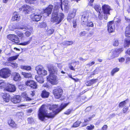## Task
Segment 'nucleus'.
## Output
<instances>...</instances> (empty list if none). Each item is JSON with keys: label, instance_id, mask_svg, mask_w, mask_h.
<instances>
[{"label": "nucleus", "instance_id": "nucleus-1", "mask_svg": "<svg viewBox=\"0 0 130 130\" xmlns=\"http://www.w3.org/2000/svg\"><path fill=\"white\" fill-rule=\"evenodd\" d=\"M69 104V103L62 104L59 108L56 109L58 105L54 104L50 106L49 107L50 110H52V112L48 113L46 112L44 107V106L42 105L40 107L38 113V117L39 119L42 121H44L48 118H53L55 115L59 113L65 108Z\"/></svg>", "mask_w": 130, "mask_h": 130}, {"label": "nucleus", "instance_id": "nucleus-2", "mask_svg": "<svg viewBox=\"0 0 130 130\" xmlns=\"http://www.w3.org/2000/svg\"><path fill=\"white\" fill-rule=\"evenodd\" d=\"M48 69L50 74L49 76L47 77V80L52 85L57 84L58 83V80L56 76L57 72L56 67L52 65H51L48 66Z\"/></svg>", "mask_w": 130, "mask_h": 130}, {"label": "nucleus", "instance_id": "nucleus-3", "mask_svg": "<svg viewBox=\"0 0 130 130\" xmlns=\"http://www.w3.org/2000/svg\"><path fill=\"white\" fill-rule=\"evenodd\" d=\"M53 8V6L52 5H50L48 7L43 11V13L41 12V10H39L40 14L35 15L33 14L31 16V18L32 20L34 21H38L40 20L42 15L45 17L49 16V15L51 14Z\"/></svg>", "mask_w": 130, "mask_h": 130}, {"label": "nucleus", "instance_id": "nucleus-4", "mask_svg": "<svg viewBox=\"0 0 130 130\" xmlns=\"http://www.w3.org/2000/svg\"><path fill=\"white\" fill-rule=\"evenodd\" d=\"M57 9H54L52 13V15L51 19L52 22H57V24L60 23L64 18V14L62 13H58Z\"/></svg>", "mask_w": 130, "mask_h": 130}, {"label": "nucleus", "instance_id": "nucleus-5", "mask_svg": "<svg viewBox=\"0 0 130 130\" xmlns=\"http://www.w3.org/2000/svg\"><path fill=\"white\" fill-rule=\"evenodd\" d=\"M35 69L37 73L42 76L46 75L47 74V71L45 70L43 67L40 65H39L36 67Z\"/></svg>", "mask_w": 130, "mask_h": 130}, {"label": "nucleus", "instance_id": "nucleus-6", "mask_svg": "<svg viewBox=\"0 0 130 130\" xmlns=\"http://www.w3.org/2000/svg\"><path fill=\"white\" fill-rule=\"evenodd\" d=\"M10 72L11 71L9 68H3L0 71V76L4 78H7L10 76Z\"/></svg>", "mask_w": 130, "mask_h": 130}, {"label": "nucleus", "instance_id": "nucleus-7", "mask_svg": "<svg viewBox=\"0 0 130 130\" xmlns=\"http://www.w3.org/2000/svg\"><path fill=\"white\" fill-rule=\"evenodd\" d=\"M53 92L55 98L58 99L61 97L62 93L63 90L60 87H58L54 89Z\"/></svg>", "mask_w": 130, "mask_h": 130}, {"label": "nucleus", "instance_id": "nucleus-8", "mask_svg": "<svg viewBox=\"0 0 130 130\" xmlns=\"http://www.w3.org/2000/svg\"><path fill=\"white\" fill-rule=\"evenodd\" d=\"M119 52V50L118 49L111 50L109 54L108 59L110 60L117 57L118 55Z\"/></svg>", "mask_w": 130, "mask_h": 130}, {"label": "nucleus", "instance_id": "nucleus-9", "mask_svg": "<svg viewBox=\"0 0 130 130\" xmlns=\"http://www.w3.org/2000/svg\"><path fill=\"white\" fill-rule=\"evenodd\" d=\"M19 10L20 11H22L26 14L33 12L32 11L31 8L29 6L26 5L23 6L21 8L19 9Z\"/></svg>", "mask_w": 130, "mask_h": 130}, {"label": "nucleus", "instance_id": "nucleus-10", "mask_svg": "<svg viewBox=\"0 0 130 130\" xmlns=\"http://www.w3.org/2000/svg\"><path fill=\"white\" fill-rule=\"evenodd\" d=\"M8 39L15 43H18L19 42V39L17 36L14 35L10 34L7 36Z\"/></svg>", "mask_w": 130, "mask_h": 130}, {"label": "nucleus", "instance_id": "nucleus-11", "mask_svg": "<svg viewBox=\"0 0 130 130\" xmlns=\"http://www.w3.org/2000/svg\"><path fill=\"white\" fill-rule=\"evenodd\" d=\"M16 88L13 85L7 83V86L5 87V90L9 92H12L16 90Z\"/></svg>", "mask_w": 130, "mask_h": 130}, {"label": "nucleus", "instance_id": "nucleus-12", "mask_svg": "<svg viewBox=\"0 0 130 130\" xmlns=\"http://www.w3.org/2000/svg\"><path fill=\"white\" fill-rule=\"evenodd\" d=\"M108 30L109 32H112L114 31L115 24L113 21H110L108 24Z\"/></svg>", "mask_w": 130, "mask_h": 130}, {"label": "nucleus", "instance_id": "nucleus-13", "mask_svg": "<svg viewBox=\"0 0 130 130\" xmlns=\"http://www.w3.org/2000/svg\"><path fill=\"white\" fill-rule=\"evenodd\" d=\"M26 84L27 86H29L33 89L36 88L37 87L36 83L32 80H28L26 82Z\"/></svg>", "mask_w": 130, "mask_h": 130}, {"label": "nucleus", "instance_id": "nucleus-14", "mask_svg": "<svg viewBox=\"0 0 130 130\" xmlns=\"http://www.w3.org/2000/svg\"><path fill=\"white\" fill-rule=\"evenodd\" d=\"M125 19L129 24L128 26L126 28L125 36L127 37H130V19L125 18Z\"/></svg>", "mask_w": 130, "mask_h": 130}, {"label": "nucleus", "instance_id": "nucleus-15", "mask_svg": "<svg viewBox=\"0 0 130 130\" xmlns=\"http://www.w3.org/2000/svg\"><path fill=\"white\" fill-rule=\"evenodd\" d=\"M88 14L86 13L82 16L81 18V23L82 25H86L87 23L88 20Z\"/></svg>", "mask_w": 130, "mask_h": 130}, {"label": "nucleus", "instance_id": "nucleus-16", "mask_svg": "<svg viewBox=\"0 0 130 130\" xmlns=\"http://www.w3.org/2000/svg\"><path fill=\"white\" fill-rule=\"evenodd\" d=\"M102 9L105 14H109V11L111 9L110 7L107 5H104L102 6Z\"/></svg>", "mask_w": 130, "mask_h": 130}, {"label": "nucleus", "instance_id": "nucleus-17", "mask_svg": "<svg viewBox=\"0 0 130 130\" xmlns=\"http://www.w3.org/2000/svg\"><path fill=\"white\" fill-rule=\"evenodd\" d=\"M11 101L14 103H20L21 101V98L19 96H16L12 98Z\"/></svg>", "mask_w": 130, "mask_h": 130}, {"label": "nucleus", "instance_id": "nucleus-18", "mask_svg": "<svg viewBox=\"0 0 130 130\" xmlns=\"http://www.w3.org/2000/svg\"><path fill=\"white\" fill-rule=\"evenodd\" d=\"M10 96L9 94L5 93L4 94L3 96V101L5 102H9L10 99Z\"/></svg>", "mask_w": 130, "mask_h": 130}, {"label": "nucleus", "instance_id": "nucleus-19", "mask_svg": "<svg viewBox=\"0 0 130 130\" xmlns=\"http://www.w3.org/2000/svg\"><path fill=\"white\" fill-rule=\"evenodd\" d=\"M76 10L74 9L73 12L71 14H69L67 18L68 21L69 22L70 21L71 19L73 18L76 14Z\"/></svg>", "mask_w": 130, "mask_h": 130}, {"label": "nucleus", "instance_id": "nucleus-20", "mask_svg": "<svg viewBox=\"0 0 130 130\" xmlns=\"http://www.w3.org/2000/svg\"><path fill=\"white\" fill-rule=\"evenodd\" d=\"M50 93L46 91L45 90H43L41 94V95L42 98H47L49 95Z\"/></svg>", "mask_w": 130, "mask_h": 130}, {"label": "nucleus", "instance_id": "nucleus-21", "mask_svg": "<svg viewBox=\"0 0 130 130\" xmlns=\"http://www.w3.org/2000/svg\"><path fill=\"white\" fill-rule=\"evenodd\" d=\"M64 6V11L67 10L69 9V2L67 0H64L63 2Z\"/></svg>", "mask_w": 130, "mask_h": 130}, {"label": "nucleus", "instance_id": "nucleus-22", "mask_svg": "<svg viewBox=\"0 0 130 130\" xmlns=\"http://www.w3.org/2000/svg\"><path fill=\"white\" fill-rule=\"evenodd\" d=\"M40 75H36L35 76V79L37 81L40 83H42L44 82V81L42 77L43 76H40Z\"/></svg>", "mask_w": 130, "mask_h": 130}, {"label": "nucleus", "instance_id": "nucleus-23", "mask_svg": "<svg viewBox=\"0 0 130 130\" xmlns=\"http://www.w3.org/2000/svg\"><path fill=\"white\" fill-rule=\"evenodd\" d=\"M8 124L12 127H15L17 126V124L12 119H10L8 121Z\"/></svg>", "mask_w": 130, "mask_h": 130}, {"label": "nucleus", "instance_id": "nucleus-24", "mask_svg": "<svg viewBox=\"0 0 130 130\" xmlns=\"http://www.w3.org/2000/svg\"><path fill=\"white\" fill-rule=\"evenodd\" d=\"M21 77L19 73H15L14 74V77L13 79L15 81L20 80H21Z\"/></svg>", "mask_w": 130, "mask_h": 130}, {"label": "nucleus", "instance_id": "nucleus-25", "mask_svg": "<svg viewBox=\"0 0 130 130\" xmlns=\"http://www.w3.org/2000/svg\"><path fill=\"white\" fill-rule=\"evenodd\" d=\"M20 16L17 14V12L14 13L13 14L12 19L13 20H17L18 21L20 19Z\"/></svg>", "mask_w": 130, "mask_h": 130}, {"label": "nucleus", "instance_id": "nucleus-26", "mask_svg": "<svg viewBox=\"0 0 130 130\" xmlns=\"http://www.w3.org/2000/svg\"><path fill=\"white\" fill-rule=\"evenodd\" d=\"M93 7L97 12H99V15L101 14L100 11H101V8L99 5H95L93 6Z\"/></svg>", "mask_w": 130, "mask_h": 130}, {"label": "nucleus", "instance_id": "nucleus-27", "mask_svg": "<svg viewBox=\"0 0 130 130\" xmlns=\"http://www.w3.org/2000/svg\"><path fill=\"white\" fill-rule=\"evenodd\" d=\"M7 83H5L4 81H0V88H4V89L5 90V87L7 86Z\"/></svg>", "mask_w": 130, "mask_h": 130}, {"label": "nucleus", "instance_id": "nucleus-28", "mask_svg": "<svg viewBox=\"0 0 130 130\" xmlns=\"http://www.w3.org/2000/svg\"><path fill=\"white\" fill-rule=\"evenodd\" d=\"M19 56V55H18L15 56H11L8 58L7 60L8 61H12L13 60H16L18 58Z\"/></svg>", "mask_w": 130, "mask_h": 130}, {"label": "nucleus", "instance_id": "nucleus-29", "mask_svg": "<svg viewBox=\"0 0 130 130\" xmlns=\"http://www.w3.org/2000/svg\"><path fill=\"white\" fill-rule=\"evenodd\" d=\"M22 74L26 78L31 77L32 76V74L30 73H26L24 72H22Z\"/></svg>", "mask_w": 130, "mask_h": 130}, {"label": "nucleus", "instance_id": "nucleus-30", "mask_svg": "<svg viewBox=\"0 0 130 130\" xmlns=\"http://www.w3.org/2000/svg\"><path fill=\"white\" fill-rule=\"evenodd\" d=\"M119 70V68H116L113 69L111 72V75L113 76L114 74L116 72L118 71Z\"/></svg>", "mask_w": 130, "mask_h": 130}, {"label": "nucleus", "instance_id": "nucleus-31", "mask_svg": "<svg viewBox=\"0 0 130 130\" xmlns=\"http://www.w3.org/2000/svg\"><path fill=\"white\" fill-rule=\"evenodd\" d=\"M82 122L80 121H77L76 122L74 123L72 127H77L79 126L80 124Z\"/></svg>", "mask_w": 130, "mask_h": 130}, {"label": "nucleus", "instance_id": "nucleus-32", "mask_svg": "<svg viewBox=\"0 0 130 130\" xmlns=\"http://www.w3.org/2000/svg\"><path fill=\"white\" fill-rule=\"evenodd\" d=\"M21 69H24L27 70H29L31 69V67L29 66H21Z\"/></svg>", "mask_w": 130, "mask_h": 130}, {"label": "nucleus", "instance_id": "nucleus-33", "mask_svg": "<svg viewBox=\"0 0 130 130\" xmlns=\"http://www.w3.org/2000/svg\"><path fill=\"white\" fill-rule=\"evenodd\" d=\"M129 45H130V39H125L124 44L125 47L128 46Z\"/></svg>", "mask_w": 130, "mask_h": 130}, {"label": "nucleus", "instance_id": "nucleus-34", "mask_svg": "<svg viewBox=\"0 0 130 130\" xmlns=\"http://www.w3.org/2000/svg\"><path fill=\"white\" fill-rule=\"evenodd\" d=\"M73 42L72 41H65L63 42V44L65 45H72L73 44Z\"/></svg>", "mask_w": 130, "mask_h": 130}, {"label": "nucleus", "instance_id": "nucleus-35", "mask_svg": "<svg viewBox=\"0 0 130 130\" xmlns=\"http://www.w3.org/2000/svg\"><path fill=\"white\" fill-rule=\"evenodd\" d=\"M94 126L93 124H90L89 126H87L86 129L87 130H92L94 129Z\"/></svg>", "mask_w": 130, "mask_h": 130}, {"label": "nucleus", "instance_id": "nucleus-36", "mask_svg": "<svg viewBox=\"0 0 130 130\" xmlns=\"http://www.w3.org/2000/svg\"><path fill=\"white\" fill-rule=\"evenodd\" d=\"M47 34H51L53 33L54 30L52 28H49L47 29Z\"/></svg>", "mask_w": 130, "mask_h": 130}, {"label": "nucleus", "instance_id": "nucleus-37", "mask_svg": "<svg viewBox=\"0 0 130 130\" xmlns=\"http://www.w3.org/2000/svg\"><path fill=\"white\" fill-rule=\"evenodd\" d=\"M16 34L19 37H21L22 38L23 37V34L21 32L19 31H17Z\"/></svg>", "mask_w": 130, "mask_h": 130}, {"label": "nucleus", "instance_id": "nucleus-38", "mask_svg": "<svg viewBox=\"0 0 130 130\" xmlns=\"http://www.w3.org/2000/svg\"><path fill=\"white\" fill-rule=\"evenodd\" d=\"M73 111L72 109H68L67 111L64 112V113L65 114L69 115L71 113V112Z\"/></svg>", "mask_w": 130, "mask_h": 130}, {"label": "nucleus", "instance_id": "nucleus-39", "mask_svg": "<svg viewBox=\"0 0 130 130\" xmlns=\"http://www.w3.org/2000/svg\"><path fill=\"white\" fill-rule=\"evenodd\" d=\"M126 101H125L121 102L119 104V106L120 107H122L126 104Z\"/></svg>", "mask_w": 130, "mask_h": 130}, {"label": "nucleus", "instance_id": "nucleus-40", "mask_svg": "<svg viewBox=\"0 0 130 130\" xmlns=\"http://www.w3.org/2000/svg\"><path fill=\"white\" fill-rule=\"evenodd\" d=\"M10 66H11L13 68H16L18 67V64L15 62H12L11 63Z\"/></svg>", "mask_w": 130, "mask_h": 130}, {"label": "nucleus", "instance_id": "nucleus-41", "mask_svg": "<svg viewBox=\"0 0 130 130\" xmlns=\"http://www.w3.org/2000/svg\"><path fill=\"white\" fill-rule=\"evenodd\" d=\"M85 25H86L87 26L91 27H93L94 25L93 24L92 22H88V21L87 24Z\"/></svg>", "mask_w": 130, "mask_h": 130}, {"label": "nucleus", "instance_id": "nucleus-42", "mask_svg": "<svg viewBox=\"0 0 130 130\" xmlns=\"http://www.w3.org/2000/svg\"><path fill=\"white\" fill-rule=\"evenodd\" d=\"M46 24L45 23L43 22L41 23L39 25V27L40 28H44L46 27Z\"/></svg>", "mask_w": 130, "mask_h": 130}, {"label": "nucleus", "instance_id": "nucleus-43", "mask_svg": "<svg viewBox=\"0 0 130 130\" xmlns=\"http://www.w3.org/2000/svg\"><path fill=\"white\" fill-rule=\"evenodd\" d=\"M36 0H25L26 3L29 4H33Z\"/></svg>", "mask_w": 130, "mask_h": 130}, {"label": "nucleus", "instance_id": "nucleus-44", "mask_svg": "<svg viewBox=\"0 0 130 130\" xmlns=\"http://www.w3.org/2000/svg\"><path fill=\"white\" fill-rule=\"evenodd\" d=\"M27 120L29 123L31 124L34 122L33 119L31 118H28Z\"/></svg>", "mask_w": 130, "mask_h": 130}, {"label": "nucleus", "instance_id": "nucleus-45", "mask_svg": "<svg viewBox=\"0 0 130 130\" xmlns=\"http://www.w3.org/2000/svg\"><path fill=\"white\" fill-rule=\"evenodd\" d=\"M73 63V62L72 61H71V63H69V68L70 70H73V71H75V69L74 68L73 66H72L71 65V64L72 63Z\"/></svg>", "mask_w": 130, "mask_h": 130}, {"label": "nucleus", "instance_id": "nucleus-46", "mask_svg": "<svg viewBox=\"0 0 130 130\" xmlns=\"http://www.w3.org/2000/svg\"><path fill=\"white\" fill-rule=\"evenodd\" d=\"M113 46H117L118 45L119 42L118 40H115L113 42Z\"/></svg>", "mask_w": 130, "mask_h": 130}, {"label": "nucleus", "instance_id": "nucleus-47", "mask_svg": "<svg viewBox=\"0 0 130 130\" xmlns=\"http://www.w3.org/2000/svg\"><path fill=\"white\" fill-rule=\"evenodd\" d=\"M128 107L125 106L123 108V110L124 113H125L128 110Z\"/></svg>", "mask_w": 130, "mask_h": 130}, {"label": "nucleus", "instance_id": "nucleus-48", "mask_svg": "<svg viewBox=\"0 0 130 130\" xmlns=\"http://www.w3.org/2000/svg\"><path fill=\"white\" fill-rule=\"evenodd\" d=\"M86 33L85 31H81L79 33V35L80 36H84L86 35Z\"/></svg>", "mask_w": 130, "mask_h": 130}, {"label": "nucleus", "instance_id": "nucleus-49", "mask_svg": "<svg viewBox=\"0 0 130 130\" xmlns=\"http://www.w3.org/2000/svg\"><path fill=\"white\" fill-rule=\"evenodd\" d=\"M86 85L87 86H90L92 85V83L90 80L87 82L85 83Z\"/></svg>", "mask_w": 130, "mask_h": 130}, {"label": "nucleus", "instance_id": "nucleus-50", "mask_svg": "<svg viewBox=\"0 0 130 130\" xmlns=\"http://www.w3.org/2000/svg\"><path fill=\"white\" fill-rule=\"evenodd\" d=\"M119 61L121 62H123L125 60V59L123 57H121L118 59Z\"/></svg>", "mask_w": 130, "mask_h": 130}, {"label": "nucleus", "instance_id": "nucleus-51", "mask_svg": "<svg viewBox=\"0 0 130 130\" xmlns=\"http://www.w3.org/2000/svg\"><path fill=\"white\" fill-rule=\"evenodd\" d=\"M30 42V41H29L26 42L22 43H21L20 44L23 45H25L29 44Z\"/></svg>", "mask_w": 130, "mask_h": 130}, {"label": "nucleus", "instance_id": "nucleus-52", "mask_svg": "<svg viewBox=\"0 0 130 130\" xmlns=\"http://www.w3.org/2000/svg\"><path fill=\"white\" fill-rule=\"evenodd\" d=\"M91 119L92 118L91 117H89L88 118V119L84 120L85 123H88L91 120Z\"/></svg>", "mask_w": 130, "mask_h": 130}, {"label": "nucleus", "instance_id": "nucleus-53", "mask_svg": "<svg viewBox=\"0 0 130 130\" xmlns=\"http://www.w3.org/2000/svg\"><path fill=\"white\" fill-rule=\"evenodd\" d=\"M30 32L28 31H26L25 33V35L27 37H29L30 36Z\"/></svg>", "mask_w": 130, "mask_h": 130}, {"label": "nucleus", "instance_id": "nucleus-54", "mask_svg": "<svg viewBox=\"0 0 130 130\" xmlns=\"http://www.w3.org/2000/svg\"><path fill=\"white\" fill-rule=\"evenodd\" d=\"M130 61V57H127L126 59V63L127 64L128 63L129 61Z\"/></svg>", "mask_w": 130, "mask_h": 130}, {"label": "nucleus", "instance_id": "nucleus-55", "mask_svg": "<svg viewBox=\"0 0 130 130\" xmlns=\"http://www.w3.org/2000/svg\"><path fill=\"white\" fill-rule=\"evenodd\" d=\"M27 27L25 26H22L19 28L20 29H27Z\"/></svg>", "mask_w": 130, "mask_h": 130}, {"label": "nucleus", "instance_id": "nucleus-56", "mask_svg": "<svg viewBox=\"0 0 130 130\" xmlns=\"http://www.w3.org/2000/svg\"><path fill=\"white\" fill-rule=\"evenodd\" d=\"M107 127V125H104L102 128L103 130H106Z\"/></svg>", "mask_w": 130, "mask_h": 130}, {"label": "nucleus", "instance_id": "nucleus-57", "mask_svg": "<svg viewBox=\"0 0 130 130\" xmlns=\"http://www.w3.org/2000/svg\"><path fill=\"white\" fill-rule=\"evenodd\" d=\"M30 95L31 96H34L35 95V91H31L30 92Z\"/></svg>", "mask_w": 130, "mask_h": 130}, {"label": "nucleus", "instance_id": "nucleus-58", "mask_svg": "<svg viewBox=\"0 0 130 130\" xmlns=\"http://www.w3.org/2000/svg\"><path fill=\"white\" fill-rule=\"evenodd\" d=\"M97 79H91L90 80L92 83V84L96 82Z\"/></svg>", "mask_w": 130, "mask_h": 130}, {"label": "nucleus", "instance_id": "nucleus-59", "mask_svg": "<svg viewBox=\"0 0 130 130\" xmlns=\"http://www.w3.org/2000/svg\"><path fill=\"white\" fill-rule=\"evenodd\" d=\"M97 70L96 69H95L94 71L92 73V75H95V74H97L98 73V71H97Z\"/></svg>", "mask_w": 130, "mask_h": 130}, {"label": "nucleus", "instance_id": "nucleus-60", "mask_svg": "<svg viewBox=\"0 0 130 130\" xmlns=\"http://www.w3.org/2000/svg\"><path fill=\"white\" fill-rule=\"evenodd\" d=\"M95 63V62L94 61H92L91 63H89L87 64V65H89L90 66H91L92 65L94 64Z\"/></svg>", "mask_w": 130, "mask_h": 130}, {"label": "nucleus", "instance_id": "nucleus-61", "mask_svg": "<svg viewBox=\"0 0 130 130\" xmlns=\"http://www.w3.org/2000/svg\"><path fill=\"white\" fill-rule=\"evenodd\" d=\"M57 67L61 69L62 68V66L60 64H57Z\"/></svg>", "mask_w": 130, "mask_h": 130}, {"label": "nucleus", "instance_id": "nucleus-62", "mask_svg": "<svg viewBox=\"0 0 130 130\" xmlns=\"http://www.w3.org/2000/svg\"><path fill=\"white\" fill-rule=\"evenodd\" d=\"M79 59H80V60H82L84 62L86 61L87 60L86 59H83L82 57H80L79 58Z\"/></svg>", "mask_w": 130, "mask_h": 130}, {"label": "nucleus", "instance_id": "nucleus-63", "mask_svg": "<svg viewBox=\"0 0 130 130\" xmlns=\"http://www.w3.org/2000/svg\"><path fill=\"white\" fill-rule=\"evenodd\" d=\"M87 123H85V122H84L83 123L82 127L86 126L87 125Z\"/></svg>", "mask_w": 130, "mask_h": 130}, {"label": "nucleus", "instance_id": "nucleus-64", "mask_svg": "<svg viewBox=\"0 0 130 130\" xmlns=\"http://www.w3.org/2000/svg\"><path fill=\"white\" fill-rule=\"evenodd\" d=\"M127 53L130 55V48L128 49L126 51Z\"/></svg>", "mask_w": 130, "mask_h": 130}]
</instances>
